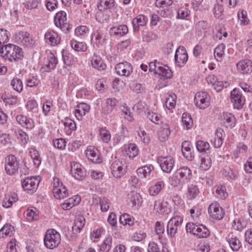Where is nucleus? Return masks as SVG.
<instances>
[{
	"instance_id": "obj_7",
	"label": "nucleus",
	"mask_w": 252,
	"mask_h": 252,
	"mask_svg": "<svg viewBox=\"0 0 252 252\" xmlns=\"http://www.w3.org/2000/svg\"><path fill=\"white\" fill-rule=\"evenodd\" d=\"M211 97L206 92H197L194 97L195 106L200 109H205L208 107L210 104Z\"/></svg>"
},
{
	"instance_id": "obj_24",
	"label": "nucleus",
	"mask_w": 252,
	"mask_h": 252,
	"mask_svg": "<svg viewBox=\"0 0 252 252\" xmlns=\"http://www.w3.org/2000/svg\"><path fill=\"white\" fill-rule=\"evenodd\" d=\"M230 97L234 107L237 109L241 108L245 103V99L242 97L239 89L235 88L230 93Z\"/></svg>"
},
{
	"instance_id": "obj_61",
	"label": "nucleus",
	"mask_w": 252,
	"mask_h": 252,
	"mask_svg": "<svg viewBox=\"0 0 252 252\" xmlns=\"http://www.w3.org/2000/svg\"><path fill=\"white\" fill-rule=\"evenodd\" d=\"M10 84L13 90L17 92L20 93L22 92L23 84L21 79L18 78H14L11 80Z\"/></svg>"
},
{
	"instance_id": "obj_5",
	"label": "nucleus",
	"mask_w": 252,
	"mask_h": 252,
	"mask_svg": "<svg viewBox=\"0 0 252 252\" xmlns=\"http://www.w3.org/2000/svg\"><path fill=\"white\" fill-rule=\"evenodd\" d=\"M187 232H189L199 238H207L210 235V231L204 225L193 222L187 223L186 225Z\"/></svg>"
},
{
	"instance_id": "obj_2",
	"label": "nucleus",
	"mask_w": 252,
	"mask_h": 252,
	"mask_svg": "<svg viewBox=\"0 0 252 252\" xmlns=\"http://www.w3.org/2000/svg\"><path fill=\"white\" fill-rule=\"evenodd\" d=\"M0 54L2 57L10 62L21 60L24 56L22 49L13 44H8L2 46L0 49Z\"/></svg>"
},
{
	"instance_id": "obj_36",
	"label": "nucleus",
	"mask_w": 252,
	"mask_h": 252,
	"mask_svg": "<svg viewBox=\"0 0 252 252\" xmlns=\"http://www.w3.org/2000/svg\"><path fill=\"white\" fill-rule=\"evenodd\" d=\"M128 32V28L125 25H121L118 26L113 27L110 29V35L114 36H123Z\"/></svg>"
},
{
	"instance_id": "obj_21",
	"label": "nucleus",
	"mask_w": 252,
	"mask_h": 252,
	"mask_svg": "<svg viewBox=\"0 0 252 252\" xmlns=\"http://www.w3.org/2000/svg\"><path fill=\"white\" fill-rule=\"evenodd\" d=\"M126 167L123 161L119 159L116 160L111 166L112 173L114 177L120 178L125 174Z\"/></svg>"
},
{
	"instance_id": "obj_26",
	"label": "nucleus",
	"mask_w": 252,
	"mask_h": 252,
	"mask_svg": "<svg viewBox=\"0 0 252 252\" xmlns=\"http://www.w3.org/2000/svg\"><path fill=\"white\" fill-rule=\"evenodd\" d=\"M85 154L88 159L95 163L101 162L98 151L93 146H88L85 150Z\"/></svg>"
},
{
	"instance_id": "obj_13",
	"label": "nucleus",
	"mask_w": 252,
	"mask_h": 252,
	"mask_svg": "<svg viewBox=\"0 0 252 252\" xmlns=\"http://www.w3.org/2000/svg\"><path fill=\"white\" fill-rule=\"evenodd\" d=\"M19 163L17 158L14 155H9L5 161V170L6 173L9 175L14 174L18 170Z\"/></svg>"
},
{
	"instance_id": "obj_16",
	"label": "nucleus",
	"mask_w": 252,
	"mask_h": 252,
	"mask_svg": "<svg viewBox=\"0 0 252 252\" xmlns=\"http://www.w3.org/2000/svg\"><path fill=\"white\" fill-rule=\"evenodd\" d=\"M115 69L117 74L120 76L128 77L133 71L131 64L126 61L117 63Z\"/></svg>"
},
{
	"instance_id": "obj_3",
	"label": "nucleus",
	"mask_w": 252,
	"mask_h": 252,
	"mask_svg": "<svg viewBox=\"0 0 252 252\" xmlns=\"http://www.w3.org/2000/svg\"><path fill=\"white\" fill-rule=\"evenodd\" d=\"M61 237L59 232L54 229H48L44 236V246L49 249H54L60 244Z\"/></svg>"
},
{
	"instance_id": "obj_59",
	"label": "nucleus",
	"mask_w": 252,
	"mask_h": 252,
	"mask_svg": "<svg viewBox=\"0 0 252 252\" xmlns=\"http://www.w3.org/2000/svg\"><path fill=\"white\" fill-rule=\"evenodd\" d=\"M210 144L208 142L203 140H198L196 143V148L199 153H207L210 150Z\"/></svg>"
},
{
	"instance_id": "obj_18",
	"label": "nucleus",
	"mask_w": 252,
	"mask_h": 252,
	"mask_svg": "<svg viewBox=\"0 0 252 252\" xmlns=\"http://www.w3.org/2000/svg\"><path fill=\"white\" fill-rule=\"evenodd\" d=\"M158 162L162 170L168 173L174 166L175 160L171 156L160 157L158 158Z\"/></svg>"
},
{
	"instance_id": "obj_33",
	"label": "nucleus",
	"mask_w": 252,
	"mask_h": 252,
	"mask_svg": "<svg viewBox=\"0 0 252 252\" xmlns=\"http://www.w3.org/2000/svg\"><path fill=\"white\" fill-rule=\"evenodd\" d=\"M165 184L163 180H159L152 185L148 189V192L151 196H156L165 188Z\"/></svg>"
},
{
	"instance_id": "obj_12",
	"label": "nucleus",
	"mask_w": 252,
	"mask_h": 252,
	"mask_svg": "<svg viewBox=\"0 0 252 252\" xmlns=\"http://www.w3.org/2000/svg\"><path fill=\"white\" fill-rule=\"evenodd\" d=\"M39 182L38 177H32L25 179L21 183L24 189L28 193L32 194L36 191Z\"/></svg>"
},
{
	"instance_id": "obj_37",
	"label": "nucleus",
	"mask_w": 252,
	"mask_h": 252,
	"mask_svg": "<svg viewBox=\"0 0 252 252\" xmlns=\"http://www.w3.org/2000/svg\"><path fill=\"white\" fill-rule=\"evenodd\" d=\"M91 64L94 68L99 70H104L107 66L101 57L95 54L92 58Z\"/></svg>"
},
{
	"instance_id": "obj_25",
	"label": "nucleus",
	"mask_w": 252,
	"mask_h": 252,
	"mask_svg": "<svg viewBox=\"0 0 252 252\" xmlns=\"http://www.w3.org/2000/svg\"><path fill=\"white\" fill-rule=\"evenodd\" d=\"M54 21L55 26L61 30L67 28L66 14L64 11L58 12L54 16Z\"/></svg>"
},
{
	"instance_id": "obj_27",
	"label": "nucleus",
	"mask_w": 252,
	"mask_h": 252,
	"mask_svg": "<svg viewBox=\"0 0 252 252\" xmlns=\"http://www.w3.org/2000/svg\"><path fill=\"white\" fill-rule=\"evenodd\" d=\"M224 135V132L223 129L220 128H218L215 133L213 135H211L210 141L215 148H218L221 147L223 143V136Z\"/></svg>"
},
{
	"instance_id": "obj_11",
	"label": "nucleus",
	"mask_w": 252,
	"mask_h": 252,
	"mask_svg": "<svg viewBox=\"0 0 252 252\" xmlns=\"http://www.w3.org/2000/svg\"><path fill=\"white\" fill-rule=\"evenodd\" d=\"M106 33L100 30H94L91 35V42L94 46L99 47L103 46L107 41Z\"/></svg>"
},
{
	"instance_id": "obj_55",
	"label": "nucleus",
	"mask_w": 252,
	"mask_h": 252,
	"mask_svg": "<svg viewBox=\"0 0 252 252\" xmlns=\"http://www.w3.org/2000/svg\"><path fill=\"white\" fill-rule=\"evenodd\" d=\"M182 122L183 127L188 130L192 128L193 126V120L190 114L187 113H184L182 115Z\"/></svg>"
},
{
	"instance_id": "obj_28",
	"label": "nucleus",
	"mask_w": 252,
	"mask_h": 252,
	"mask_svg": "<svg viewBox=\"0 0 252 252\" xmlns=\"http://www.w3.org/2000/svg\"><path fill=\"white\" fill-rule=\"evenodd\" d=\"M154 167L151 165H146L138 168L137 169V174L139 178L150 180L153 175Z\"/></svg>"
},
{
	"instance_id": "obj_57",
	"label": "nucleus",
	"mask_w": 252,
	"mask_h": 252,
	"mask_svg": "<svg viewBox=\"0 0 252 252\" xmlns=\"http://www.w3.org/2000/svg\"><path fill=\"white\" fill-rule=\"evenodd\" d=\"M85 223V220L83 217H79L75 220L74 223L72 226V230L75 233L80 232Z\"/></svg>"
},
{
	"instance_id": "obj_31",
	"label": "nucleus",
	"mask_w": 252,
	"mask_h": 252,
	"mask_svg": "<svg viewBox=\"0 0 252 252\" xmlns=\"http://www.w3.org/2000/svg\"><path fill=\"white\" fill-rule=\"evenodd\" d=\"M182 151L183 156L187 160L191 161L194 157V152L191 143L185 141L182 145Z\"/></svg>"
},
{
	"instance_id": "obj_54",
	"label": "nucleus",
	"mask_w": 252,
	"mask_h": 252,
	"mask_svg": "<svg viewBox=\"0 0 252 252\" xmlns=\"http://www.w3.org/2000/svg\"><path fill=\"white\" fill-rule=\"evenodd\" d=\"M27 110L32 113L33 116H37L38 112V105L34 99L29 100L26 105Z\"/></svg>"
},
{
	"instance_id": "obj_64",
	"label": "nucleus",
	"mask_w": 252,
	"mask_h": 252,
	"mask_svg": "<svg viewBox=\"0 0 252 252\" xmlns=\"http://www.w3.org/2000/svg\"><path fill=\"white\" fill-rule=\"evenodd\" d=\"M41 0H29L23 3L25 7L28 9L38 8L41 4Z\"/></svg>"
},
{
	"instance_id": "obj_6",
	"label": "nucleus",
	"mask_w": 252,
	"mask_h": 252,
	"mask_svg": "<svg viewBox=\"0 0 252 252\" xmlns=\"http://www.w3.org/2000/svg\"><path fill=\"white\" fill-rule=\"evenodd\" d=\"M149 70L151 72L166 78H170L172 74L168 66L156 60L149 63Z\"/></svg>"
},
{
	"instance_id": "obj_48",
	"label": "nucleus",
	"mask_w": 252,
	"mask_h": 252,
	"mask_svg": "<svg viewBox=\"0 0 252 252\" xmlns=\"http://www.w3.org/2000/svg\"><path fill=\"white\" fill-rule=\"evenodd\" d=\"M129 202L132 206L140 207L142 203V198L140 194L137 192H131L128 194Z\"/></svg>"
},
{
	"instance_id": "obj_56",
	"label": "nucleus",
	"mask_w": 252,
	"mask_h": 252,
	"mask_svg": "<svg viewBox=\"0 0 252 252\" xmlns=\"http://www.w3.org/2000/svg\"><path fill=\"white\" fill-rule=\"evenodd\" d=\"M105 232V230L102 227L94 230L90 233V239L93 242H97L100 240L101 236L104 235Z\"/></svg>"
},
{
	"instance_id": "obj_60",
	"label": "nucleus",
	"mask_w": 252,
	"mask_h": 252,
	"mask_svg": "<svg viewBox=\"0 0 252 252\" xmlns=\"http://www.w3.org/2000/svg\"><path fill=\"white\" fill-rule=\"evenodd\" d=\"M110 132L106 128L101 127L99 130V139L104 143H108L111 139Z\"/></svg>"
},
{
	"instance_id": "obj_23",
	"label": "nucleus",
	"mask_w": 252,
	"mask_h": 252,
	"mask_svg": "<svg viewBox=\"0 0 252 252\" xmlns=\"http://www.w3.org/2000/svg\"><path fill=\"white\" fill-rule=\"evenodd\" d=\"M206 81L208 84L211 85L213 88L218 92L229 85L227 82L219 81L217 77L214 74L208 75L206 78Z\"/></svg>"
},
{
	"instance_id": "obj_17",
	"label": "nucleus",
	"mask_w": 252,
	"mask_h": 252,
	"mask_svg": "<svg viewBox=\"0 0 252 252\" xmlns=\"http://www.w3.org/2000/svg\"><path fill=\"white\" fill-rule=\"evenodd\" d=\"M208 211L210 216L215 220L222 219L224 215L223 210L217 202H213L210 205Z\"/></svg>"
},
{
	"instance_id": "obj_41",
	"label": "nucleus",
	"mask_w": 252,
	"mask_h": 252,
	"mask_svg": "<svg viewBox=\"0 0 252 252\" xmlns=\"http://www.w3.org/2000/svg\"><path fill=\"white\" fill-rule=\"evenodd\" d=\"M199 192V189L197 186L193 184L189 185L186 194V197L188 200H192L198 195Z\"/></svg>"
},
{
	"instance_id": "obj_34",
	"label": "nucleus",
	"mask_w": 252,
	"mask_h": 252,
	"mask_svg": "<svg viewBox=\"0 0 252 252\" xmlns=\"http://www.w3.org/2000/svg\"><path fill=\"white\" fill-rule=\"evenodd\" d=\"M248 150L247 145L243 142H239L236 144V149L234 150L232 154V158L236 160L239 157L244 156Z\"/></svg>"
},
{
	"instance_id": "obj_44",
	"label": "nucleus",
	"mask_w": 252,
	"mask_h": 252,
	"mask_svg": "<svg viewBox=\"0 0 252 252\" xmlns=\"http://www.w3.org/2000/svg\"><path fill=\"white\" fill-rule=\"evenodd\" d=\"M176 95L173 93H168L166 94L165 106L169 110L173 109L176 104Z\"/></svg>"
},
{
	"instance_id": "obj_35",
	"label": "nucleus",
	"mask_w": 252,
	"mask_h": 252,
	"mask_svg": "<svg viewBox=\"0 0 252 252\" xmlns=\"http://www.w3.org/2000/svg\"><path fill=\"white\" fill-rule=\"evenodd\" d=\"M117 103V100L115 98H108L106 101V105L102 107L101 113L107 115L111 113L115 108Z\"/></svg>"
},
{
	"instance_id": "obj_52",
	"label": "nucleus",
	"mask_w": 252,
	"mask_h": 252,
	"mask_svg": "<svg viewBox=\"0 0 252 252\" xmlns=\"http://www.w3.org/2000/svg\"><path fill=\"white\" fill-rule=\"evenodd\" d=\"M64 126V130L67 135H70L72 131L76 129V125L75 122L70 119H65L63 123Z\"/></svg>"
},
{
	"instance_id": "obj_10",
	"label": "nucleus",
	"mask_w": 252,
	"mask_h": 252,
	"mask_svg": "<svg viewBox=\"0 0 252 252\" xmlns=\"http://www.w3.org/2000/svg\"><path fill=\"white\" fill-rule=\"evenodd\" d=\"M53 193L54 197L58 199H63L68 195L66 187L57 178H54Z\"/></svg>"
},
{
	"instance_id": "obj_4",
	"label": "nucleus",
	"mask_w": 252,
	"mask_h": 252,
	"mask_svg": "<svg viewBox=\"0 0 252 252\" xmlns=\"http://www.w3.org/2000/svg\"><path fill=\"white\" fill-rule=\"evenodd\" d=\"M14 40L17 43L28 48H32L36 45L35 38L26 32L20 31L15 33Z\"/></svg>"
},
{
	"instance_id": "obj_1",
	"label": "nucleus",
	"mask_w": 252,
	"mask_h": 252,
	"mask_svg": "<svg viewBox=\"0 0 252 252\" xmlns=\"http://www.w3.org/2000/svg\"><path fill=\"white\" fill-rule=\"evenodd\" d=\"M191 170L187 166L178 169L169 178V183L173 187H182L192 178Z\"/></svg>"
},
{
	"instance_id": "obj_62",
	"label": "nucleus",
	"mask_w": 252,
	"mask_h": 252,
	"mask_svg": "<svg viewBox=\"0 0 252 252\" xmlns=\"http://www.w3.org/2000/svg\"><path fill=\"white\" fill-rule=\"evenodd\" d=\"M120 222L121 224L126 225H128L131 226L134 224V219L129 215L124 214L120 217Z\"/></svg>"
},
{
	"instance_id": "obj_14",
	"label": "nucleus",
	"mask_w": 252,
	"mask_h": 252,
	"mask_svg": "<svg viewBox=\"0 0 252 252\" xmlns=\"http://www.w3.org/2000/svg\"><path fill=\"white\" fill-rule=\"evenodd\" d=\"M70 173L74 179L78 180H83L86 175L85 168L80 163L75 161L70 163Z\"/></svg>"
},
{
	"instance_id": "obj_43",
	"label": "nucleus",
	"mask_w": 252,
	"mask_h": 252,
	"mask_svg": "<svg viewBox=\"0 0 252 252\" xmlns=\"http://www.w3.org/2000/svg\"><path fill=\"white\" fill-rule=\"evenodd\" d=\"M223 124L228 128L234 127L236 124V119L234 116L229 113H224L222 116Z\"/></svg>"
},
{
	"instance_id": "obj_15",
	"label": "nucleus",
	"mask_w": 252,
	"mask_h": 252,
	"mask_svg": "<svg viewBox=\"0 0 252 252\" xmlns=\"http://www.w3.org/2000/svg\"><path fill=\"white\" fill-rule=\"evenodd\" d=\"M154 210L157 215H166L171 211V207L167 201L157 200L154 202Z\"/></svg>"
},
{
	"instance_id": "obj_53",
	"label": "nucleus",
	"mask_w": 252,
	"mask_h": 252,
	"mask_svg": "<svg viewBox=\"0 0 252 252\" xmlns=\"http://www.w3.org/2000/svg\"><path fill=\"white\" fill-rule=\"evenodd\" d=\"M18 200V195L15 193H13L11 195H5L3 198L2 206L4 208H9L12 205V204Z\"/></svg>"
},
{
	"instance_id": "obj_51",
	"label": "nucleus",
	"mask_w": 252,
	"mask_h": 252,
	"mask_svg": "<svg viewBox=\"0 0 252 252\" xmlns=\"http://www.w3.org/2000/svg\"><path fill=\"white\" fill-rule=\"evenodd\" d=\"M225 46L223 44H220L215 48L214 51V54L215 58L217 61L219 62L222 61L225 55Z\"/></svg>"
},
{
	"instance_id": "obj_42",
	"label": "nucleus",
	"mask_w": 252,
	"mask_h": 252,
	"mask_svg": "<svg viewBox=\"0 0 252 252\" xmlns=\"http://www.w3.org/2000/svg\"><path fill=\"white\" fill-rule=\"evenodd\" d=\"M213 193L218 198L224 199L228 196L225 187L221 185H216L213 190Z\"/></svg>"
},
{
	"instance_id": "obj_30",
	"label": "nucleus",
	"mask_w": 252,
	"mask_h": 252,
	"mask_svg": "<svg viewBox=\"0 0 252 252\" xmlns=\"http://www.w3.org/2000/svg\"><path fill=\"white\" fill-rule=\"evenodd\" d=\"M229 247L233 252H237L242 247V243L239 238L233 234H229L225 238Z\"/></svg>"
},
{
	"instance_id": "obj_29",
	"label": "nucleus",
	"mask_w": 252,
	"mask_h": 252,
	"mask_svg": "<svg viewBox=\"0 0 252 252\" xmlns=\"http://www.w3.org/2000/svg\"><path fill=\"white\" fill-rule=\"evenodd\" d=\"M47 63L41 67L43 72H49L54 69L58 63V59L53 53L49 51L47 53Z\"/></svg>"
},
{
	"instance_id": "obj_38",
	"label": "nucleus",
	"mask_w": 252,
	"mask_h": 252,
	"mask_svg": "<svg viewBox=\"0 0 252 252\" xmlns=\"http://www.w3.org/2000/svg\"><path fill=\"white\" fill-rule=\"evenodd\" d=\"M148 22V18L144 15H139L134 18L132 21L134 31H138L140 27L144 26Z\"/></svg>"
},
{
	"instance_id": "obj_20",
	"label": "nucleus",
	"mask_w": 252,
	"mask_h": 252,
	"mask_svg": "<svg viewBox=\"0 0 252 252\" xmlns=\"http://www.w3.org/2000/svg\"><path fill=\"white\" fill-rule=\"evenodd\" d=\"M236 66L239 73L246 74L252 72V61L251 60L248 59L241 60L236 63Z\"/></svg>"
},
{
	"instance_id": "obj_22",
	"label": "nucleus",
	"mask_w": 252,
	"mask_h": 252,
	"mask_svg": "<svg viewBox=\"0 0 252 252\" xmlns=\"http://www.w3.org/2000/svg\"><path fill=\"white\" fill-rule=\"evenodd\" d=\"M188 60V55L186 49L183 46H179L175 54V61L177 65L184 66Z\"/></svg>"
},
{
	"instance_id": "obj_49",
	"label": "nucleus",
	"mask_w": 252,
	"mask_h": 252,
	"mask_svg": "<svg viewBox=\"0 0 252 252\" xmlns=\"http://www.w3.org/2000/svg\"><path fill=\"white\" fill-rule=\"evenodd\" d=\"M29 154L32 159L33 164L38 167L41 164V160L38 151L33 148L29 149Z\"/></svg>"
},
{
	"instance_id": "obj_46",
	"label": "nucleus",
	"mask_w": 252,
	"mask_h": 252,
	"mask_svg": "<svg viewBox=\"0 0 252 252\" xmlns=\"http://www.w3.org/2000/svg\"><path fill=\"white\" fill-rule=\"evenodd\" d=\"M200 167L203 170H208L212 165L211 156L208 154L203 155L200 157Z\"/></svg>"
},
{
	"instance_id": "obj_58",
	"label": "nucleus",
	"mask_w": 252,
	"mask_h": 252,
	"mask_svg": "<svg viewBox=\"0 0 252 252\" xmlns=\"http://www.w3.org/2000/svg\"><path fill=\"white\" fill-rule=\"evenodd\" d=\"M14 232V228L9 223H6L0 229V237H4L12 235Z\"/></svg>"
},
{
	"instance_id": "obj_9",
	"label": "nucleus",
	"mask_w": 252,
	"mask_h": 252,
	"mask_svg": "<svg viewBox=\"0 0 252 252\" xmlns=\"http://www.w3.org/2000/svg\"><path fill=\"white\" fill-rule=\"evenodd\" d=\"M183 222V219L179 216L172 217L168 222L167 226V234L170 237H174L181 227Z\"/></svg>"
},
{
	"instance_id": "obj_63",
	"label": "nucleus",
	"mask_w": 252,
	"mask_h": 252,
	"mask_svg": "<svg viewBox=\"0 0 252 252\" xmlns=\"http://www.w3.org/2000/svg\"><path fill=\"white\" fill-rule=\"evenodd\" d=\"M114 5V0H100V3L98 5V8L100 11L111 8Z\"/></svg>"
},
{
	"instance_id": "obj_50",
	"label": "nucleus",
	"mask_w": 252,
	"mask_h": 252,
	"mask_svg": "<svg viewBox=\"0 0 252 252\" xmlns=\"http://www.w3.org/2000/svg\"><path fill=\"white\" fill-rule=\"evenodd\" d=\"M26 219L29 221L36 220L38 218V213L35 208L28 209L24 213Z\"/></svg>"
},
{
	"instance_id": "obj_40",
	"label": "nucleus",
	"mask_w": 252,
	"mask_h": 252,
	"mask_svg": "<svg viewBox=\"0 0 252 252\" xmlns=\"http://www.w3.org/2000/svg\"><path fill=\"white\" fill-rule=\"evenodd\" d=\"M170 134V130L169 125L166 123L162 124L158 133L159 139L161 141H165L168 139Z\"/></svg>"
},
{
	"instance_id": "obj_45",
	"label": "nucleus",
	"mask_w": 252,
	"mask_h": 252,
	"mask_svg": "<svg viewBox=\"0 0 252 252\" xmlns=\"http://www.w3.org/2000/svg\"><path fill=\"white\" fill-rule=\"evenodd\" d=\"M70 45L74 51L77 52H85L88 48L87 45L85 42H80L75 39L70 41Z\"/></svg>"
},
{
	"instance_id": "obj_8",
	"label": "nucleus",
	"mask_w": 252,
	"mask_h": 252,
	"mask_svg": "<svg viewBox=\"0 0 252 252\" xmlns=\"http://www.w3.org/2000/svg\"><path fill=\"white\" fill-rule=\"evenodd\" d=\"M229 1L230 7H234L238 0H216L214 4L213 12L216 18L222 19L223 16V5Z\"/></svg>"
},
{
	"instance_id": "obj_47",
	"label": "nucleus",
	"mask_w": 252,
	"mask_h": 252,
	"mask_svg": "<svg viewBox=\"0 0 252 252\" xmlns=\"http://www.w3.org/2000/svg\"><path fill=\"white\" fill-rule=\"evenodd\" d=\"M112 237L110 235L105 237L99 246L98 252H109L112 247Z\"/></svg>"
},
{
	"instance_id": "obj_32",
	"label": "nucleus",
	"mask_w": 252,
	"mask_h": 252,
	"mask_svg": "<svg viewBox=\"0 0 252 252\" xmlns=\"http://www.w3.org/2000/svg\"><path fill=\"white\" fill-rule=\"evenodd\" d=\"M90 106L86 103H80L76 107L74 110V114L78 120H81L83 117L89 112Z\"/></svg>"
},
{
	"instance_id": "obj_19",
	"label": "nucleus",
	"mask_w": 252,
	"mask_h": 252,
	"mask_svg": "<svg viewBox=\"0 0 252 252\" xmlns=\"http://www.w3.org/2000/svg\"><path fill=\"white\" fill-rule=\"evenodd\" d=\"M45 42L50 46H55L61 42V37L58 33L53 30L49 29L44 34Z\"/></svg>"
},
{
	"instance_id": "obj_39",
	"label": "nucleus",
	"mask_w": 252,
	"mask_h": 252,
	"mask_svg": "<svg viewBox=\"0 0 252 252\" xmlns=\"http://www.w3.org/2000/svg\"><path fill=\"white\" fill-rule=\"evenodd\" d=\"M139 149L134 143H130L123 151V154L128 156L130 158H133L138 154Z\"/></svg>"
}]
</instances>
